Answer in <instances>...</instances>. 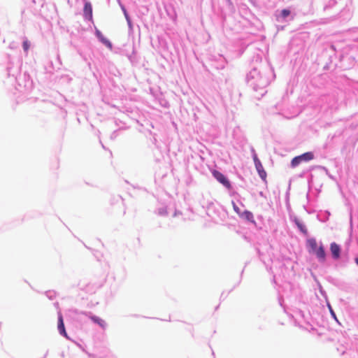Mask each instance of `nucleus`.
Segmentation results:
<instances>
[{
  "label": "nucleus",
  "instance_id": "nucleus-6",
  "mask_svg": "<svg viewBox=\"0 0 358 358\" xmlns=\"http://www.w3.org/2000/svg\"><path fill=\"white\" fill-rule=\"evenodd\" d=\"M84 15L85 16L91 20L92 18V7L90 2H86L84 6Z\"/></svg>",
  "mask_w": 358,
  "mask_h": 358
},
{
  "label": "nucleus",
  "instance_id": "nucleus-8",
  "mask_svg": "<svg viewBox=\"0 0 358 358\" xmlns=\"http://www.w3.org/2000/svg\"><path fill=\"white\" fill-rule=\"evenodd\" d=\"M90 319L94 323L99 324L101 328L105 329L106 327V323L103 319L95 315L90 316Z\"/></svg>",
  "mask_w": 358,
  "mask_h": 358
},
{
  "label": "nucleus",
  "instance_id": "nucleus-3",
  "mask_svg": "<svg viewBox=\"0 0 358 358\" xmlns=\"http://www.w3.org/2000/svg\"><path fill=\"white\" fill-rule=\"evenodd\" d=\"M253 159H254L255 168H256L259 176L263 180H265L267 175H266V172L265 171V170L263 167L262 164L261 163V162L259 161V159H258V157H257L256 155H254Z\"/></svg>",
  "mask_w": 358,
  "mask_h": 358
},
{
  "label": "nucleus",
  "instance_id": "nucleus-4",
  "mask_svg": "<svg viewBox=\"0 0 358 358\" xmlns=\"http://www.w3.org/2000/svg\"><path fill=\"white\" fill-rule=\"evenodd\" d=\"M330 250L334 259H337L340 257L341 248L338 244L336 243H331Z\"/></svg>",
  "mask_w": 358,
  "mask_h": 358
},
{
  "label": "nucleus",
  "instance_id": "nucleus-1",
  "mask_svg": "<svg viewBox=\"0 0 358 358\" xmlns=\"http://www.w3.org/2000/svg\"><path fill=\"white\" fill-rule=\"evenodd\" d=\"M313 159L314 154L312 152H307L294 157L291 161V166L292 167L294 168L302 162H307Z\"/></svg>",
  "mask_w": 358,
  "mask_h": 358
},
{
  "label": "nucleus",
  "instance_id": "nucleus-5",
  "mask_svg": "<svg viewBox=\"0 0 358 358\" xmlns=\"http://www.w3.org/2000/svg\"><path fill=\"white\" fill-rule=\"evenodd\" d=\"M58 330L62 335L66 338L68 337L64 327L63 317L61 313H59L58 316Z\"/></svg>",
  "mask_w": 358,
  "mask_h": 358
},
{
  "label": "nucleus",
  "instance_id": "nucleus-12",
  "mask_svg": "<svg viewBox=\"0 0 358 358\" xmlns=\"http://www.w3.org/2000/svg\"><path fill=\"white\" fill-rule=\"evenodd\" d=\"M241 216L250 222H254L253 214L248 210H245Z\"/></svg>",
  "mask_w": 358,
  "mask_h": 358
},
{
  "label": "nucleus",
  "instance_id": "nucleus-17",
  "mask_svg": "<svg viewBox=\"0 0 358 358\" xmlns=\"http://www.w3.org/2000/svg\"><path fill=\"white\" fill-rule=\"evenodd\" d=\"M355 262L357 263V264L358 265V257L355 259Z\"/></svg>",
  "mask_w": 358,
  "mask_h": 358
},
{
  "label": "nucleus",
  "instance_id": "nucleus-9",
  "mask_svg": "<svg viewBox=\"0 0 358 358\" xmlns=\"http://www.w3.org/2000/svg\"><path fill=\"white\" fill-rule=\"evenodd\" d=\"M308 246L309 247L310 252L314 253V252L319 248L317 245V243L315 238H310L307 241Z\"/></svg>",
  "mask_w": 358,
  "mask_h": 358
},
{
  "label": "nucleus",
  "instance_id": "nucleus-13",
  "mask_svg": "<svg viewBox=\"0 0 358 358\" xmlns=\"http://www.w3.org/2000/svg\"><path fill=\"white\" fill-rule=\"evenodd\" d=\"M290 14V11L287 9H283L281 11V15L283 17H287Z\"/></svg>",
  "mask_w": 358,
  "mask_h": 358
},
{
  "label": "nucleus",
  "instance_id": "nucleus-7",
  "mask_svg": "<svg viewBox=\"0 0 358 358\" xmlns=\"http://www.w3.org/2000/svg\"><path fill=\"white\" fill-rule=\"evenodd\" d=\"M96 34L97 36V37L99 38V39L104 44L106 45L107 47H108L109 48H112V44L109 41V40H108L107 38H106L103 35L101 34V32L99 30H96Z\"/></svg>",
  "mask_w": 358,
  "mask_h": 358
},
{
  "label": "nucleus",
  "instance_id": "nucleus-16",
  "mask_svg": "<svg viewBox=\"0 0 358 358\" xmlns=\"http://www.w3.org/2000/svg\"><path fill=\"white\" fill-rule=\"evenodd\" d=\"M234 210H235L237 213H238V208H237V207H236V206H235V207H234Z\"/></svg>",
  "mask_w": 358,
  "mask_h": 358
},
{
  "label": "nucleus",
  "instance_id": "nucleus-14",
  "mask_svg": "<svg viewBox=\"0 0 358 358\" xmlns=\"http://www.w3.org/2000/svg\"><path fill=\"white\" fill-rule=\"evenodd\" d=\"M29 43L28 41H24L23 42V48L24 50V51L27 52L28 50L29 49Z\"/></svg>",
  "mask_w": 358,
  "mask_h": 358
},
{
  "label": "nucleus",
  "instance_id": "nucleus-2",
  "mask_svg": "<svg viewBox=\"0 0 358 358\" xmlns=\"http://www.w3.org/2000/svg\"><path fill=\"white\" fill-rule=\"evenodd\" d=\"M212 174L219 182L223 185L228 189H231V185L230 182L221 172L217 170H213L212 171Z\"/></svg>",
  "mask_w": 358,
  "mask_h": 358
},
{
  "label": "nucleus",
  "instance_id": "nucleus-11",
  "mask_svg": "<svg viewBox=\"0 0 358 358\" xmlns=\"http://www.w3.org/2000/svg\"><path fill=\"white\" fill-rule=\"evenodd\" d=\"M294 222H295L296 224L297 225L298 228L299 229V230L303 234H307L308 230H307L306 226L304 224V223H303L298 219H295Z\"/></svg>",
  "mask_w": 358,
  "mask_h": 358
},
{
  "label": "nucleus",
  "instance_id": "nucleus-10",
  "mask_svg": "<svg viewBox=\"0 0 358 358\" xmlns=\"http://www.w3.org/2000/svg\"><path fill=\"white\" fill-rule=\"evenodd\" d=\"M314 254H315L317 258H319L322 261L324 260L326 255L324 248L322 245H320L319 248L314 252Z\"/></svg>",
  "mask_w": 358,
  "mask_h": 358
},
{
  "label": "nucleus",
  "instance_id": "nucleus-15",
  "mask_svg": "<svg viewBox=\"0 0 358 358\" xmlns=\"http://www.w3.org/2000/svg\"><path fill=\"white\" fill-rule=\"evenodd\" d=\"M329 309H330V312L331 313V315L336 320V315H335L334 312L332 310L331 307H329Z\"/></svg>",
  "mask_w": 358,
  "mask_h": 358
}]
</instances>
